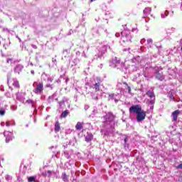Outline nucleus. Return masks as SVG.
Instances as JSON below:
<instances>
[{"label":"nucleus","mask_w":182,"mask_h":182,"mask_svg":"<svg viewBox=\"0 0 182 182\" xmlns=\"http://www.w3.org/2000/svg\"><path fill=\"white\" fill-rule=\"evenodd\" d=\"M35 85H36V87L33 90L34 93H36V95H39V93H42V92H43V84L42 83H36L35 82L33 84V86H35Z\"/></svg>","instance_id":"nucleus-1"},{"label":"nucleus","mask_w":182,"mask_h":182,"mask_svg":"<svg viewBox=\"0 0 182 182\" xmlns=\"http://www.w3.org/2000/svg\"><path fill=\"white\" fill-rule=\"evenodd\" d=\"M144 119H146V112L142 109L136 114V122H143Z\"/></svg>","instance_id":"nucleus-2"},{"label":"nucleus","mask_w":182,"mask_h":182,"mask_svg":"<svg viewBox=\"0 0 182 182\" xmlns=\"http://www.w3.org/2000/svg\"><path fill=\"white\" fill-rule=\"evenodd\" d=\"M141 107L139 105H133L129 108V112L130 113H136L137 114L139 112L142 111Z\"/></svg>","instance_id":"nucleus-3"},{"label":"nucleus","mask_w":182,"mask_h":182,"mask_svg":"<svg viewBox=\"0 0 182 182\" xmlns=\"http://www.w3.org/2000/svg\"><path fill=\"white\" fill-rule=\"evenodd\" d=\"M155 70H156V79H159V80H163L164 79V76L163 75V74L159 73V71L161 70V68H159V67H156Z\"/></svg>","instance_id":"nucleus-4"},{"label":"nucleus","mask_w":182,"mask_h":182,"mask_svg":"<svg viewBox=\"0 0 182 182\" xmlns=\"http://www.w3.org/2000/svg\"><path fill=\"white\" fill-rule=\"evenodd\" d=\"M25 96H26V93L21 92L17 94V97L19 99L21 102H23V103H25Z\"/></svg>","instance_id":"nucleus-5"},{"label":"nucleus","mask_w":182,"mask_h":182,"mask_svg":"<svg viewBox=\"0 0 182 182\" xmlns=\"http://www.w3.org/2000/svg\"><path fill=\"white\" fill-rule=\"evenodd\" d=\"M105 119H107V122H113V120H114V116L112 113H108Z\"/></svg>","instance_id":"nucleus-6"},{"label":"nucleus","mask_w":182,"mask_h":182,"mask_svg":"<svg viewBox=\"0 0 182 182\" xmlns=\"http://www.w3.org/2000/svg\"><path fill=\"white\" fill-rule=\"evenodd\" d=\"M178 114H180V110L178 109L172 112V117L174 122H176L177 117H178Z\"/></svg>","instance_id":"nucleus-7"},{"label":"nucleus","mask_w":182,"mask_h":182,"mask_svg":"<svg viewBox=\"0 0 182 182\" xmlns=\"http://www.w3.org/2000/svg\"><path fill=\"white\" fill-rule=\"evenodd\" d=\"M131 38H130V35H126L125 36H123L121 38V41H122V42H127L129 41H130Z\"/></svg>","instance_id":"nucleus-8"},{"label":"nucleus","mask_w":182,"mask_h":182,"mask_svg":"<svg viewBox=\"0 0 182 182\" xmlns=\"http://www.w3.org/2000/svg\"><path fill=\"white\" fill-rule=\"evenodd\" d=\"M92 139H93V135L92 134H88L85 136V141H92Z\"/></svg>","instance_id":"nucleus-9"},{"label":"nucleus","mask_w":182,"mask_h":182,"mask_svg":"<svg viewBox=\"0 0 182 182\" xmlns=\"http://www.w3.org/2000/svg\"><path fill=\"white\" fill-rule=\"evenodd\" d=\"M146 96H149L151 99H153L155 97L154 92L153 91H147L146 92Z\"/></svg>","instance_id":"nucleus-10"},{"label":"nucleus","mask_w":182,"mask_h":182,"mask_svg":"<svg viewBox=\"0 0 182 182\" xmlns=\"http://www.w3.org/2000/svg\"><path fill=\"white\" fill-rule=\"evenodd\" d=\"M75 129L76 130H82V129H83V125L81 122H77L75 126Z\"/></svg>","instance_id":"nucleus-11"},{"label":"nucleus","mask_w":182,"mask_h":182,"mask_svg":"<svg viewBox=\"0 0 182 182\" xmlns=\"http://www.w3.org/2000/svg\"><path fill=\"white\" fill-rule=\"evenodd\" d=\"M62 179L65 182H68L69 181V176H68V175H66V173H63L62 174Z\"/></svg>","instance_id":"nucleus-12"},{"label":"nucleus","mask_w":182,"mask_h":182,"mask_svg":"<svg viewBox=\"0 0 182 182\" xmlns=\"http://www.w3.org/2000/svg\"><path fill=\"white\" fill-rule=\"evenodd\" d=\"M100 83L99 82L95 83L94 85V88L95 89V92H99V90H100Z\"/></svg>","instance_id":"nucleus-13"},{"label":"nucleus","mask_w":182,"mask_h":182,"mask_svg":"<svg viewBox=\"0 0 182 182\" xmlns=\"http://www.w3.org/2000/svg\"><path fill=\"white\" fill-rule=\"evenodd\" d=\"M60 130V125L59 124V122H57L55 125V132H59Z\"/></svg>","instance_id":"nucleus-14"},{"label":"nucleus","mask_w":182,"mask_h":182,"mask_svg":"<svg viewBox=\"0 0 182 182\" xmlns=\"http://www.w3.org/2000/svg\"><path fill=\"white\" fill-rule=\"evenodd\" d=\"M28 182L36 181V177H35V176H30V177L28 178Z\"/></svg>","instance_id":"nucleus-15"},{"label":"nucleus","mask_w":182,"mask_h":182,"mask_svg":"<svg viewBox=\"0 0 182 182\" xmlns=\"http://www.w3.org/2000/svg\"><path fill=\"white\" fill-rule=\"evenodd\" d=\"M151 12V8H146L144 10V14H150Z\"/></svg>","instance_id":"nucleus-16"},{"label":"nucleus","mask_w":182,"mask_h":182,"mask_svg":"<svg viewBox=\"0 0 182 182\" xmlns=\"http://www.w3.org/2000/svg\"><path fill=\"white\" fill-rule=\"evenodd\" d=\"M68 114H69V112H68L67 111H64V112L61 114V117H66V116H68Z\"/></svg>","instance_id":"nucleus-17"},{"label":"nucleus","mask_w":182,"mask_h":182,"mask_svg":"<svg viewBox=\"0 0 182 182\" xmlns=\"http://www.w3.org/2000/svg\"><path fill=\"white\" fill-rule=\"evenodd\" d=\"M13 85L15 87H19V82L18 81L14 82Z\"/></svg>","instance_id":"nucleus-18"},{"label":"nucleus","mask_w":182,"mask_h":182,"mask_svg":"<svg viewBox=\"0 0 182 182\" xmlns=\"http://www.w3.org/2000/svg\"><path fill=\"white\" fill-rule=\"evenodd\" d=\"M0 115L1 116H4L5 115V110H4L3 109H0Z\"/></svg>","instance_id":"nucleus-19"},{"label":"nucleus","mask_w":182,"mask_h":182,"mask_svg":"<svg viewBox=\"0 0 182 182\" xmlns=\"http://www.w3.org/2000/svg\"><path fill=\"white\" fill-rule=\"evenodd\" d=\"M155 103V98L149 101V105H154Z\"/></svg>","instance_id":"nucleus-20"},{"label":"nucleus","mask_w":182,"mask_h":182,"mask_svg":"<svg viewBox=\"0 0 182 182\" xmlns=\"http://www.w3.org/2000/svg\"><path fill=\"white\" fill-rule=\"evenodd\" d=\"M12 60H13L12 58H7L6 63H12Z\"/></svg>","instance_id":"nucleus-21"},{"label":"nucleus","mask_w":182,"mask_h":182,"mask_svg":"<svg viewBox=\"0 0 182 182\" xmlns=\"http://www.w3.org/2000/svg\"><path fill=\"white\" fill-rule=\"evenodd\" d=\"M148 43H153V40L151 38L148 39Z\"/></svg>","instance_id":"nucleus-22"},{"label":"nucleus","mask_w":182,"mask_h":182,"mask_svg":"<svg viewBox=\"0 0 182 182\" xmlns=\"http://www.w3.org/2000/svg\"><path fill=\"white\" fill-rule=\"evenodd\" d=\"M6 126H7V127H9L11 126V124L9 123V121H7L6 122Z\"/></svg>","instance_id":"nucleus-23"},{"label":"nucleus","mask_w":182,"mask_h":182,"mask_svg":"<svg viewBox=\"0 0 182 182\" xmlns=\"http://www.w3.org/2000/svg\"><path fill=\"white\" fill-rule=\"evenodd\" d=\"M127 89H128V93H131L132 92V88L130 87H127Z\"/></svg>","instance_id":"nucleus-24"},{"label":"nucleus","mask_w":182,"mask_h":182,"mask_svg":"<svg viewBox=\"0 0 182 182\" xmlns=\"http://www.w3.org/2000/svg\"><path fill=\"white\" fill-rule=\"evenodd\" d=\"M109 97H110L111 99H113V97H114V94H110V95H109Z\"/></svg>","instance_id":"nucleus-25"},{"label":"nucleus","mask_w":182,"mask_h":182,"mask_svg":"<svg viewBox=\"0 0 182 182\" xmlns=\"http://www.w3.org/2000/svg\"><path fill=\"white\" fill-rule=\"evenodd\" d=\"M9 133V132L5 131V132H4V136H8Z\"/></svg>","instance_id":"nucleus-26"},{"label":"nucleus","mask_w":182,"mask_h":182,"mask_svg":"<svg viewBox=\"0 0 182 182\" xmlns=\"http://www.w3.org/2000/svg\"><path fill=\"white\" fill-rule=\"evenodd\" d=\"M26 103H32V100H27L26 101Z\"/></svg>","instance_id":"nucleus-27"},{"label":"nucleus","mask_w":182,"mask_h":182,"mask_svg":"<svg viewBox=\"0 0 182 182\" xmlns=\"http://www.w3.org/2000/svg\"><path fill=\"white\" fill-rule=\"evenodd\" d=\"M165 16H168V11H165Z\"/></svg>","instance_id":"nucleus-28"},{"label":"nucleus","mask_w":182,"mask_h":182,"mask_svg":"<svg viewBox=\"0 0 182 182\" xmlns=\"http://www.w3.org/2000/svg\"><path fill=\"white\" fill-rule=\"evenodd\" d=\"M53 79L52 78H48V82H53Z\"/></svg>","instance_id":"nucleus-29"},{"label":"nucleus","mask_w":182,"mask_h":182,"mask_svg":"<svg viewBox=\"0 0 182 182\" xmlns=\"http://www.w3.org/2000/svg\"><path fill=\"white\" fill-rule=\"evenodd\" d=\"M178 168H181V169H182V164H179V165L178 166Z\"/></svg>","instance_id":"nucleus-30"},{"label":"nucleus","mask_w":182,"mask_h":182,"mask_svg":"<svg viewBox=\"0 0 182 182\" xmlns=\"http://www.w3.org/2000/svg\"><path fill=\"white\" fill-rule=\"evenodd\" d=\"M5 31H8V28H3V32H5Z\"/></svg>","instance_id":"nucleus-31"},{"label":"nucleus","mask_w":182,"mask_h":182,"mask_svg":"<svg viewBox=\"0 0 182 182\" xmlns=\"http://www.w3.org/2000/svg\"><path fill=\"white\" fill-rule=\"evenodd\" d=\"M115 36H116L117 38H119V33H116V34H115Z\"/></svg>","instance_id":"nucleus-32"},{"label":"nucleus","mask_w":182,"mask_h":182,"mask_svg":"<svg viewBox=\"0 0 182 182\" xmlns=\"http://www.w3.org/2000/svg\"><path fill=\"white\" fill-rule=\"evenodd\" d=\"M124 141H125V143H126V141H127V138L124 139Z\"/></svg>","instance_id":"nucleus-33"},{"label":"nucleus","mask_w":182,"mask_h":182,"mask_svg":"<svg viewBox=\"0 0 182 182\" xmlns=\"http://www.w3.org/2000/svg\"><path fill=\"white\" fill-rule=\"evenodd\" d=\"M48 173L49 174H50V173H52V171H48Z\"/></svg>","instance_id":"nucleus-34"},{"label":"nucleus","mask_w":182,"mask_h":182,"mask_svg":"<svg viewBox=\"0 0 182 182\" xmlns=\"http://www.w3.org/2000/svg\"><path fill=\"white\" fill-rule=\"evenodd\" d=\"M124 85H126L127 86V82H124Z\"/></svg>","instance_id":"nucleus-35"},{"label":"nucleus","mask_w":182,"mask_h":182,"mask_svg":"<svg viewBox=\"0 0 182 182\" xmlns=\"http://www.w3.org/2000/svg\"><path fill=\"white\" fill-rule=\"evenodd\" d=\"M91 1V2H93V1H96V0H90Z\"/></svg>","instance_id":"nucleus-36"},{"label":"nucleus","mask_w":182,"mask_h":182,"mask_svg":"<svg viewBox=\"0 0 182 182\" xmlns=\"http://www.w3.org/2000/svg\"><path fill=\"white\" fill-rule=\"evenodd\" d=\"M115 102H116V103H117V102H118L117 100H115Z\"/></svg>","instance_id":"nucleus-37"},{"label":"nucleus","mask_w":182,"mask_h":182,"mask_svg":"<svg viewBox=\"0 0 182 182\" xmlns=\"http://www.w3.org/2000/svg\"><path fill=\"white\" fill-rule=\"evenodd\" d=\"M6 141H7V142H8V138H7V139H6Z\"/></svg>","instance_id":"nucleus-38"},{"label":"nucleus","mask_w":182,"mask_h":182,"mask_svg":"<svg viewBox=\"0 0 182 182\" xmlns=\"http://www.w3.org/2000/svg\"><path fill=\"white\" fill-rule=\"evenodd\" d=\"M16 69H18V67H16Z\"/></svg>","instance_id":"nucleus-39"},{"label":"nucleus","mask_w":182,"mask_h":182,"mask_svg":"<svg viewBox=\"0 0 182 182\" xmlns=\"http://www.w3.org/2000/svg\"><path fill=\"white\" fill-rule=\"evenodd\" d=\"M121 34L123 35V32H122Z\"/></svg>","instance_id":"nucleus-40"},{"label":"nucleus","mask_w":182,"mask_h":182,"mask_svg":"<svg viewBox=\"0 0 182 182\" xmlns=\"http://www.w3.org/2000/svg\"><path fill=\"white\" fill-rule=\"evenodd\" d=\"M151 109H153V106H152V107H151Z\"/></svg>","instance_id":"nucleus-41"},{"label":"nucleus","mask_w":182,"mask_h":182,"mask_svg":"<svg viewBox=\"0 0 182 182\" xmlns=\"http://www.w3.org/2000/svg\"><path fill=\"white\" fill-rule=\"evenodd\" d=\"M0 44H1V41H0Z\"/></svg>","instance_id":"nucleus-42"},{"label":"nucleus","mask_w":182,"mask_h":182,"mask_svg":"<svg viewBox=\"0 0 182 182\" xmlns=\"http://www.w3.org/2000/svg\"><path fill=\"white\" fill-rule=\"evenodd\" d=\"M0 28H1V26H0Z\"/></svg>","instance_id":"nucleus-43"}]
</instances>
